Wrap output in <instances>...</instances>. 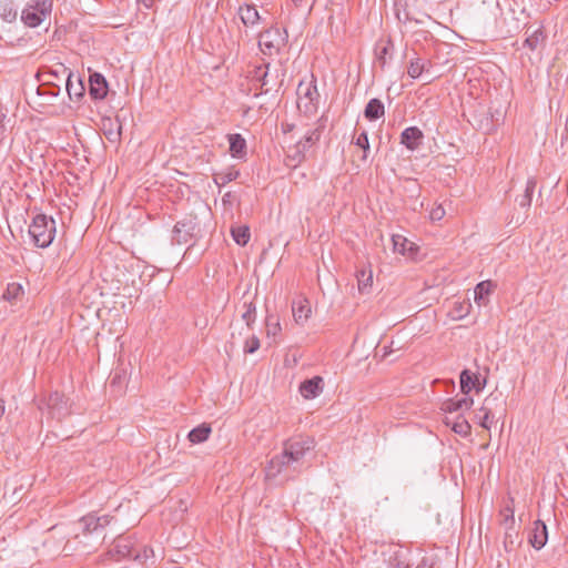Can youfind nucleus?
Wrapping results in <instances>:
<instances>
[{
    "label": "nucleus",
    "mask_w": 568,
    "mask_h": 568,
    "mask_svg": "<svg viewBox=\"0 0 568 568\" xmlns=\"http://www.w3.org/2000/svg\"><path fill=\"white\" fill-rule=\"evenodd\" d=\"M28 232L36 246L45 248L50 246L54 240L57 232L55 221L45 214H38L29 225Z\"/></svg>",
    "instance_id": "2"
},
{
    "label": "nucleus",
    "mask_w": 568,
    "mask_h": 568,
    "mask_svg": "<svg viewBox=\"0 0 568 568\" xmlns=\"http://www.w3.org/2000/svg\"><path fill=\"white\" fill-rule=\"evenodd\" d=\"M239 14L245 26H254L260 20L258 11L253 4L240 7Z\"/></svg>",
    "instance_id": "22"
},
{
    "label": "nucleus",
    "mask_w": 568,
    "mask_h": 568,
    "mask_svg": "<svg viewBox=\"0 0 568 568\" xmlns=\"http://www.w3.org/2000/svg\"><path fill=\"white\" fill-rule=\"evenodd\" d=\"M355 144L363 150L364 154L362 159L365 161L367 159V152L369 151L368 135L365 131L356 136Z\"/></svg>",
    "instance_id": "36"
},
{
    "label": "nucleus",
    "mask_w": 568,
    "mask_h": 568,
    "mask_svg": "<svg viewBox=\"0 0 568 568\" xmlns=\"http://www.w3.org/2000/svg\"><path fill=\"white\" fill-rule=\"evenodd\" d=\"M489 398H486L485 400V405H483L479 410H478V414L476 415L477 419H478V423L479 425L485 428V429H490L491 427V423H493V414H491V410L490 408L487 406V403H488Z\"/></svg>",
    "instance_id": "28"
},
{
    "label": "nucleus",
    "mask_w": 568,
    "mask_h": 568,
    "mask_svg": "<svg viewBox=\"0 0 568 568\" xmlns=\"http://www.w3.org/2000/svg\"><path fill=\"white\" fill-rule=\"evenodd\" d=\"M23 294V287L19 283H9L4 293L3 298L13 302L17 301Z\"/></svg>",
    "instance_id": "30"
},
{
    "label": "nucleus",
    "mask_w": 568,
    "mask_h": 568,
    "mask_svg": "<svg viewBox=\"0 0 568 568\" xmlns=\"http://www.w3.org/2000/svg\"><path fill=\"white\" fill-rule=\"evenodd\" d=\"M416 568H433V565L428 561V559L423 558Z\"/></svg>",
    "instance_id": "46"
},
{
    "label": "nucleus",
    "mask_w": 568,
    "mask_h": 568,
    "mask_svg": "<svg viewBox=\"0 0 568 568\" xmlns=\"http://www.w3.org/2000/svg\"><path fill=\"white\" fill-rule=\"evenodd\" d=\"M318 138H320V134L317 133V131H313L312 133H310L308 135L305 136L304 143L298 142L297 149L300 150L301 146L303 149H305L306 146H308V145L313 144L315 141H317Z\"/></svg>",
    "instance_id": "44"
},
{
    "label": "nucleus",
    "mask_w": 568,
    "mask_h": 568,
    "mask_svg": "<svg viewBox=\"0 0 568 568\" xmlns=\"http://www.w3.org/2000/svg\"><path fill=\"white\" fill-rule=\"evenodd\" d=\"M323 378L321 376H314L310 379H305L300 385V393L305 399H312L317 397L323 390Z\"/></svg>",
    "instance_id": "14"
},
{
    "label": "nucleus",
    "mask_w": 568,
    "mask_h": 568,
    "mask_svg": "<svg viewBox=\"0 0 568 568\" xmlns=\"http://www.w3.org/2000/svg\"><path fill=\"white\" fill-rule=\"evenodd\" d=\"M230 143V153L233 158L244 159L246 156V141L239 133H232L227 135Z\"/></svg>",
    "instance_id": "17"
},
{
    "label": "nucleus",
    "mask_w": 568,
    "mask_h": 568,
    "mask_svg": "<svg viewBox=\"0 0 568 568\" xmlns=\"http://www.w3.org/2000/svg\"><path fill=\"white\" fill-rule=\"evenodd\" d=\"M470 307L469 303L456 302L453 310L454 318H464L468 315Z\"/></svg>",
    "instance_id": "38"
},
{
    "label": "nucleus",
    "mask_w": 568,
    "mask_h": 568,
    "mask_svg": "<svg viewBox=\"0 0 568 568\" xmlns=\"http://www.w3.org/2000/svg\"><path fill=\"white\" fill-rule=\"evenodd\" d=\"M474 404V399L467 395L459 399H447L443 403L442 409L446 413H457L470 409Z\"/></svg>",
    "instance_id": "16"
},
{
    "label": "nucleus",
    "mask_w": 568,
    "mask_h": 568,
    "mask_svg": "<svg viewBox=\"0 0 568 568\" xmlns=\"http://www.w3.org/2000/svg\"><path fill=\"white\" fill-rule=\"evenodd\" d=\"M89 93L94 100H102L108 94V82L100 73H93L89 78Z\"/></svg>",
    "instance_id": "10"
},
{
    "label": "nucleus",
    "mask_w": 568,
    "mask_h": 568,
    "mask_svg": "<svg viewBox=\"0 0 568 568\" xmlns=\"http://www.w3.org/2000/svg\"><path fill=\"white\" fill-rule=\"evenodd\" d=\"M429 61L420 58L412 59L407 68V73L412 79H417L422 73L428 70Z\"/></svg>",
    "instance_id": "24"
},
{
    "label": "nucleus",
    "mask_w": 568,
    "mask_h": 568,
    "mask_svg": "<svg viewBox=\"0 0 568 568\" xmlns=\"http://www.w3.org/2000/svg\"><path fill=\"white\" fill-rule=\"evenodd\" d=\"M267 72H264L263 75H262V87H266L267 85Z\"/></svg>",
    "instance_id": "49"
},
{
    "label": "nucleus",
    "mask_w": 568,
    "mask_h": 568,
    "mask_svg": "<svg viewBox=\"0 0 568 568\" xmlns=\"http://www.w3.org/2000/svg\"><path fill=\"white\" fill-rule=\"evenodd\" d=\"M60 71L67 74L65 89L70 99L79 100L84 95V84L80 75H75L63 64H60Z\"/></svg>",
    "instance_id": "6"
},
{
    "label": "nucleus",
    "mask_w": 568,
    "mask_h": 568,
    "mask_svg": "<svg viewBox=\"0 0 568 568\" xmlns=\"http://www.w3.org/2000/svg\"><path fill=\"white\" fill-rule=\"evenodd\" d=\"M29 7L45 17L51 11L52 2L50 0H31Z\"/></svg>",
    "instance_id": "35"
},
{
    "label": "nucleus",
    "mask_w": 568,
    "mask_h": 568,
    "mask_svg": "<svg viewBox=\"0 0 568 568\" xmlns=\"http://www.w3.org/2000/svg\"><path fill=\"white\" fill-rule=\"evenodd\" d=\"M423 139L424 134L417 126L406 128L400 134V143L410 151L417 150L420 146Z\"/></svg>",
    "instance_id": "11"
},
{
    "label": "nucleus",
    "mask_w": 568,
    "mask_h": 568,
    "mask_svg": "<svg viewBox=\"0 0 568 568\" xmlns=\"http://www.w3.org/2000/svg\"><path fill=\"white\" fill-rule=\"evenodd\" d=\"M385 114V106L384 103L379 99H371L368 103L365 106L364 110V116L368 121H375L379 118L384 116Z\"/></svg>",
    "instance_id": "19"
},
{
    "label": "nucleus",
    "mask_w": 568,
    "mask_h": 568,
    "mask_svg": "<svg viewBox=\"0 0 568 568\" xmlns=\"http://www.w3.org/2000/svg\"><path fill=\"white\" fill-rule=\"evenodd\" d=\"M4 410H6V408H4V400L0 398V417L3 416Z\"/></svg>",
    "instance_id": "48"
},
{
    "label": "nucleus",
    "mask_w": 568,
    "mask_h": 568,
    "mask_svg": "<svg viewBox=\"0 0 568 568\" xmlns=\"http://www.w3.org/2000/svg\"><path fill=\"white\" fill-rule=\"evenodd\" d=\"M536 185H537L536 178L531 176L527 180L524 193L521 195L517 196V199H516V201L518 202L520 207H529L530 206Z\"/></svg>",
    "instance_id": "23"
},
{
    "label": "nucleus",
    "mask_w": 568,
    "mask_h": 568,
    "mask_svg": "<svg viewBox=\"0 0 568 568\" xmlns=\"http://www.w3.org/2000/svg\"><path fill=\"white\" fill-rule=\"evenodd\" d=\"M548 541V529L546 524L537 519L532 523L531 529L528 534V542L529 545L536 549L540 550L546 546Z\"/></svg>",
    "instance_id": "8"
},
{
    "label": "nucleus",
    "mask_w": 568,
    "mask_h": 568,
    "mask_svg": "<svg viewBox=\"0 0 568 568\" xmlns=\"http://www.w3.org/2000/svg\"><path fill=\"white\" fill-rule=\"evenodd\" d=\"M231 234L236 244L244 246L251 237L250 229L245 225H240L231 229Z\"/></svg>",
    "instance_id": "29"
},
{
    "label": "nucleus",
    "mask_w": 568,
    "mask_h": 568,
    "mask_svg": "<svg viewBox=\"0 0 568 568\" xmlns=\"http://www.w3.org/2000/svg\"><path fill=\"white\" fill-rule=\"evenodd\" d=\"M287 42V32L278 27H272L264 32L260 33L258 47L261 51L266 55H274Z\"/></svg>",
    "instance_id": "4"
},
{
    "label": "nucleus",
    "mask_w": 568,
    "mask_h": 568,
    "mask_svg": "<svg viewBox=\"0 0 568 568\" xmlns=\"http://www.w3.org/2000/svg\"><path fill=\"white\" fill-rule=\"evenodd\" d=\"M544 39V34L540 30L535 31L529 38L526 39L525 44L530 49H537L539 42Z\"/></svg>",
    "instance_id": "40"
},
{
    "label": "nucleus",
    "mask_w": 568,
    "mask_h": 568,
    "mask_svg": "<svg viewBox=\"0 0 568 568\" xmlns=\"http://www.w3.org/2000/svg\"><path fill=\"white\" fill-rule=\"evenodd\" d=\"M138 2L144 8L150 9L152 7L153 0H138Z\"/></svg>",
    "instance_id": "47"
},
{
    "label": "nucleus",
    "mask_w": 568,
    "mask_h": 568,
    "mask_svg": "<svg viewBox=\"0 0 568 568\" xmlns=\"http://www.w3.org/2000/svg\"><path fill=\"white\" fill-rule=\"evenodd\" d=\"M292 312L295 323L303 325L310 318L312 313L310 301L305 297L294 300L292 303Z\"/></svg>",
    "instance_id": "12"
},
{
    "label": "nucleus",
    "mask_w": 568,
    "mask_h": 568,
    "mask_svg": "<svg viewBox=\"0 0 568 568\" xmlns=\"http://www.w3.org/2000/svg\"><path fill=\"white\" fill-rule=\"evenodd\" d=\"M195 230V224L192 220H184L178 222L172 231V242L175 244H185L187 243Z\"/></svg>",
    "instance_id": "9"
},
{
    "label": "nucleus",
    "mask_w": 568,
    "mask_h": 568,
    "mask_svg": "<svg viewBox=\"0 0 568 568\" xmlns=\"http://www.w3.org/2000/svg\"><path fill=\"white\" fill-rule=\"evenodd\" d=\"M486 381H479L478 376L473 375L468 369H464L460 373V390L464 395H468L471 389L480 392L485 388Z\"/></svg>",
    "instance_id": "13"
},
{
    "label": "nucleus",
    "mask_w": 568,
    "mask_h": 568,
    "mask_svg": "<svg viewBox=\"0 0 568 568\" xmlns=\"http://www.w3.org/2000/svg\"><path fill=\"white\" fill-rule=\"evenodd\" d=\"M393 247L395 252H398L400 254H404L406 252V245L408 244V241L405 236L399 234H394L392 236Z\"/></svg>",
    "instance_id": "37"
},
{
    "label": "nucleus",
    "mask_w": 568,
    "mask_h": 568,
    "mask_svg": "<svg viewBox=\"0 0 568 568\" xmlns=\"http://www.w3.org/2000/svg\"><path fill=\"white\" fill-rule=\"evenodd\" d=\"M240 175V171L234 168H229L214 174V182L217 186H224L227 183L236 180Z\"/></svg>",
    "instance_id": "25"
},
{
    "label": "nucleus",
    "mask_w": 568,
    "mask_h": 568,
    "mask_svg": "<svg viewBox=\"0 0 568 568\" xmlns=\"http://www.w3.org/2000/svg\"><path fill=\"white\" fill-rule=\"evenodd\" d=\"M260 339L252 335L250 338L246 339L244 345V353L246 354H253L260 348Z\"/></svg>",
    "instance_id": "41"
},
{
    "label": "nucleus",
    "mask_w": 568,
    "mask_h": 568,
    "mask_svg": "<svg viewBox=\"0 0 568 568\" xmlns=\"http://www.w3.org/2000/svg\"><path fill=\"white\" fill-rule=\"evenodd\" d=\"M500 516L504 518L507 529H511L514 525V500L509 499L504 508L500 510Z\"/></svg>",
    "instance_id": "32"
},
{
    "label": "nucleus",
    "mask_w": 568,
    "mask_h": 568,
    "mask_svg": "<svg viewBox=\"0 0 568 568\" xmlns=\"http://www.w3.org/2000/svg\"><path fill=\"white\" fill-rule=\"evenodd\" d=\"M357 287L359 293L368 294L373 287L372 267L363 266L356 271Z\"/></svg>",
    "instance_id": "15"
},
{
    "label": "nucleus",
    "mask_w": 568,
    "mask_h": 568,
    "mask_svg": "<svg viewBox=\"0 0 568 568\" xmlns=\"http://www.w3.org/2000/svg\"><path fill=\"white\" fill-rule=\"evenodd\" d=\"M115 126H116L115 129L110 128L109 130H104V135L106 136V139L110 142H113V143L119 142L121 139L122 125H121V123L116 122Z\"/></svg>",
    "instance_id": "39"
},
{
    "label": "nucleus",
    "mask_w": 568,
    "mask_h": 568,
    "mask_svg": "<svg viewBox=\"0 0 568 568\" xmlns=\"http://www.w3.org/2000/svg\"><path fill=\"white\" fill-rule=\"evenodd\" d=\"M39 409L42 414H47L49 418L58 420L69 414L67 400L63 394L59 392L51 393L45 400H42L39 404Z\"/></svg>",
    "instance_id": "5"
},
{
    "label": "nucleus",
    "mask_w": 568,
    "mask_h": 568,
    "mask_svg": "<svg viewBox=\"0 0 568 568\" xmlns=\"http://www.w3.org/2000/svg\"><path fill=\"white\" fill-rule=\"evenodd\" d=\"M211 433H212L211 426L206 423H203L200 426L193 428L189 433L187 438L192 444H201L210 437Z\"/></svg>",
    "instance_id": "20"
},
{
    "label": "nucleus",
    "mask_w": 568,
    "mask_h": 568,
    "mask_svg": "<svg viewBox=\"0 0 568 568\" xmlns=\"http://www.w3.org/2000/svg\"><path fill=\"white\" fill-rule=\"evenodd\" d=\"M109 524L110 517L106 515L97 517L93 514H89L79 520V525L84 535L101 532Z\"/></svg>",
    "instance_id": "7"
},
{
    "label": "nucleus",
    "mask_w": 568,
    "mask_h": 568,
    "mask_svg": "<svg viewBox=\"0 0 568 568\" xmlns=\"http://www.w3.org/2000/svg\"><path fill=\"white\" fill-rule=\"evenodd\" d=\"M18 10L12 1H0V18L6 22H13L17 19Z\"/></svg>",
    "instance_id": "27"
},
{
    "label": "nucleus",
    "mask_w": 568,
    "mask_h": 568,
    "mask_svg": "<svg viewBox=\"0 0 568 568\" xmlns=\"http://www.w3.org/2000/svg\"><path fill=\"white\" fill-rule=\"evenodd\" d=\"M59 91H60L59 87H53L52 89H48V91H47V88L40 87L38 89V94L39 95H50L51 98H55L59 95Z\"/></svg>",
    "instance_id": "45"
},
{
    "label": "nucleus",
    "mask_w": 568,
    "mask_h": 568,
    "mask_svg": "<svg viewBox=\"0 0 568 568\" xmlns=\"http://www.w3.org/2000/svg\"><path fill=\"white\" fill-rule=\"evenodd\" d=\"M445 424L452 426V430L460 436L466 437L470 434V424L460 415L457 416L455 420H450L446 417Z\"/></svg>",
    "instance_id": "21"
},
{
    "label": "nucleus",
    "mask_w": 568,
    "mask_h": 568,
    "mask_svg": "<svg viewBox=\"0 0 568 568\" xmlns=\"http://www.w3.org/2000/svg\"><path fill=\"white\" fill-rule=\"evenodd\" d=\"M496 288V284L493 281H483L478 283L474 290L475 302L481 306L488 303V296Z\"/></svg>",
    "instance_id": "18"
},
{
    "label": "nucleus",
    "mask_w": 568,
    "mask_h": 568,
    "mask_svg": "<svg viewBox=\"0 0 568 568\" xmlns=\"http://www.w3.org/2000/svg\"><path fill=\"white\" fill-rule=\"evenodd\" d=\"M43 18V14L37 12L29 6L28 8L23 9L21 13V19L24 22V24L31 28L38 27L42 22Z\"/></svg>",
    "instance_id": "26"
},
{
    "label": "nucleus",
    "mask_w": 568,
    "mask_h": 568,
    "mask_svg": "<svg viewBox=\"0 0 568 568\" xmlns=\"http://www.w3.org/2000/svg\"><path fill=\"white\" fill-rule=\"evenodd\" d=\"M314 447L315 442L312 437L298 436L287 439L283 444L282 453L270 460L266 476L276 477L282 473L300 474L305 466V455Z\"/></svg>",
    "instance_id": "1"
},
{
    "label": "nucleus",
    "mask_w": 568,
    "mask_h": 568,
    "mask_svg": "<svg viewBox=\"0 0 568 568\" xmlns=\"http://www.w3.org/2000/svg\"><path fill=\"white\" fill-rule=\"evenodd\" d=\"M243 308H244V312L242 314V318L246 323L247 327L250 328L256 318V307L252 302H250V303L244 302Z\"/></svg>",
    "instance_id": "33"
},
{
    "label": "nucleus",
    "mask_w": 568,
    "mask_h": 568,
    "mask_svg": "<svg viewBox=\"0 0 568 568\" xmlns=\"http://www.w3.org/2000/svg\"><path fill=\"white\" fill-rule=\"evenodd\" d=\"M445 214V209L439 204L430 210L429 217L432 221H440Z\"/></svg>",
    "instance_id": "43"
},
{
    "label": "nucleus",
    "mask_w": 568,
    "mask_h": 568,
    "mask_svg": "<svg viewBox=\"0 0 568 568\" xmlns=\"http://www.w3.org/2000/svg\"><path fill=\"white\" fill-rule=\"evenodd\" d=\"M392 47L390 40H388L384 44H377L376 47V60L382 68L386 64V55L389 53V49Z\"/></svg>",
    "instance_id": "34"
},
{
    "label": "nucleus",
    "mask_w": 568,
    "mask_h": 568,
    "mask_svg": "<svg viewBox=\"0 0 568 568\" xmlns=\"http://www.w3.org/2000/svg\"><path fill=\"white\" fill-rule=\"evenodd\" d=\"M296 6H303L306 0H292Z\"/></svg>",
    "instance_id": "50"
},
{
    "label": "nucleus",
    "mask_w": 568,
    "mask_h": 568,
    "mask_svg": "<svg viewBox=\"0 0 568 568\" xmlns=\"http://www.w3.org/2000/svg\"><path fill=\"white\" fill-rule=\"evenodd\" d=\"M510 529H507L506 534H505V539H504V546H505V549L506 551H513L514 548H515V537H517V532L514 531V534L511 531H509Z\"/></svg>",
    "instance_id": "42"
},
{
    "label": "nucleus",
    "mask_w": 568,
    "mask_h": 568,
    "mask_svg": "<svg viewBox=\"0 0 568 568\" xmlns=\"http://www.w3.org/2000/svg\"><path fill=\"white\" fill-rule=\"evenodd\" d=\"M297 108L306 115L314 114L318 104V91L314 80H302L296 90Z\"/></svg>",
    "instance_id": "3"
},
{
    "label": "nucleus",
    "mask_w": 568,
    "mask_h": 568,
    "mask_svg": "<svg viewBox=\"0 0 568 568\" xmlns=\"http://www.w3.org/2000/svg\"><path fill=\"white\" fill-rule=\"evenodd\" d=\"M266 335L267 337H276L281 331H282V327H281V324H280V321L277 317L273 316V315H268L266 317Z\"/></svg>",
    "instance_id": "31"
}]
</instances>
